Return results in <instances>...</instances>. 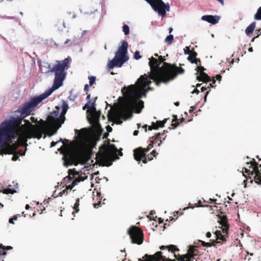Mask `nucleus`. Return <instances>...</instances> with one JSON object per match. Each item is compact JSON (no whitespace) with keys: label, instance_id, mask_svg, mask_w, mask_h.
Listing matches in <instances>:
<instances>
[{"label":"nucleus","instance_id":"4c0bfd02","mask_svg":"<svg viewBox=\"0 0 261 261\" xmlns=\"http://www.w3.org/2000/svg\"><path fill=\"white\" fill-rule=\"evenodd\" d=\"M57 110L54 111L51 114L50 116H53L54 117L55 119H57L56 117L58 116L59 113V107H57Z\"/></svg>","mask_w":261,"mask_h":261},{"label":"nucleus","instance_id":"c756f323","mask_svg":"<svg viewBox=\"0 0 261 261\" xmlns=\"http://www.w3.org/2000/svg\"><path fill=\"white\" fill-rule=\"evenodd\" d=\"M201 202L200 200H199L198 203H194V205H193L192 204H189V207L190 208H193L194 207H204V206L202 205L201 204ZM205 206L206 207H209L210 206V205H205Z\"/></svg>","mask_w":261,"mask_h":261},{"label":"nucleus","instance_id":"f704fd0d","mask_svg":"<svg viewBox=\"0 0 261 261\" xmlns=\"http://www.w3.org/2000/svg\"><path fill=\"white\" fill-rule=\"evenodd\" d=\"M68 174H69V175H70V176L72 175V177H74L75 175H78V173L75 171L74 169H73V170H71V169H70L68 170Z\"/></svg>","mask_w":261,"mask_h":261},{"label":"nucleus","instance_id":"79ce46f5","mask_svg":"<svg viewBox=\"0 0 261 261\" xmlns=\"http://www.w3.org/2000/svg\"><path fill=\"white\" fill-rule=\"evenodd\" d=\"M192 63H195L196 65H200V63H201V61H200V60L199 59L196 58L193 61H192Z\"/></svg>","mask_w":261,"mask_h":261},{"label":"nucleus","instance_id":"de8ad7c7","mask_svg":"<svg viewBox=\"0 0 261 261\" xmlns=\"http://www.w3.org/2000/svg\"><path fill=\"white\" fill-rule=\"evenodd\" d=\"M146 158H147L148 161H151L153 159V156L151 155V154H148V155H146Z\"/></svg>","mask_w":261,"mask_h":261},{"label":"nucleus","instance_id":"603ef678","mask_svg":"<svg viewBox=\"0 0 261 261\" xmlns=\"http://www.w3.org/2000/svg\"><path fill=\"white\" fill-rule=\"evenodd\" d=\"M156 125H157V124L156 122L155 123L154 122H152L151 125L148 126V130H149V128H151V127H154Z\"/></svg>","mask_w":261,"mask_h":261},{"label":"nucleus","instance_id":"473e14b6","mask_svg":"<svg viewBox=\"0 0 261 261\" xmlns=\"http://www.w3.org/2000/svg\"><path fill=\"white\" fill-rule=\"evenodd\" d=\"M173 40V36L172 35H168L165 39V41L169 44H171Z\"/></svg>","mask_w":261,"mask_h":261},{"label":"nucleus","instance_id":"6e6552de","mask_svg":"<svg viewBox=\"0 0 261 261\" xmlns=\"http://www.w3.org/2000/svg\"><path fill=\"white\" fill-rule=\"evenodd\" d=\"M62 107V110L58 119H55L53 116H48L47 117L48 123L53 127L52 132L49 135L50 136L56 134L57 130L65 121V115L69 108L68 105L65 101L63 100Z\"/></svg>","mask_w":261,"mask_h":261},{"label":"nucleus","instance_id":"6ab92c4d","mask_svg":"<svg viewBox=\"0 0 261 261\" xmlns=\"http://www.w3.org/2000/svg\"><path fill=\"white\" fill-rule=\"evenodd\" d=\"M197 79L199 81H201L204 83H206V84L207 82L211 81V79L210 76H209L207 74H206L205 72H201L197 76Z\"/></svg>","mask_w":261,"mask_h":261},{"label":"nucleus","instance_id":"dca6fc26","mask_svg":"<svg viewBox=\"0 0 261 261\" xmlns=\"http://www.w3.org/2000/svg\"><path fill=\"white\" fill-rule=\"evenodd\" d=\"M97 99V97H95L94 99H93V101L92 102H91V100L88 101L87 103L85 104L83 107V109L84 110H85L86 109H88L87 112H89L90 110L92 111H96V100Z\"/></svg>","mask_w":261,"mask_h":261},{"label":"nucleus","instance_id":"5fc2aeb1","mask_svg":"<svg viewBox=\"0 0 261 261\" xmlns=\"http://www.w3.org/2000/svg\"><path fill=\"white\" fill-rule=\"evenodd\" d=\"M217 201L216 199H212V198H210L208 201H207L208 203H210V202H214L215 204H217L216 201Z\"/></svg>","mask_w":261,"mask_h":261},{"label":"nucleus","instance_id":"864d4df0","mask_svg":"<svg viewBox=\"0 0 261 261\" xmlns=\"http://www.w3.org/2000/svg\"><path fill=\"white\" fill-rule=\"evenodd\" d=\"M151 155H152L153 157H155L157 154H158V153L156 152V151H155L154 150H153L151 152Z\"/></svg>","mask_w":261,"mask_h":261},{"label":"nucleus","instance_id":"c85d7f7f","mask_svg":"<svg viewBox=\"0 0 261 261\" xmlns=\"http://www.w3.org/2000/svg\"><path fill=\"white\" fill-rule=\"evenodd\" d=\"M79 202H80V199L77 198L76 200V202L75 203L74 206H73V209L75 210L74 212H72V215H74V214L75 213H77L79 211V205H80Z\"/></svg>","mask_w":261,"mask_h":261},{"label":"nucleus","instance_id":"69168bd1","mask_svg":"<svg viewBox=\"0 0 261 261\" xmlns=\"http://www.w3.org/2000/svg\"><path fill=\"white\" fill-rule=\"evenodd\" d=\"M163 219H162L161 218H159L158 219V222H159V224H161V223H162L163 222Z\"/></svg>","mask_w":261,"mask_h":261},{"label":"nucleus","instance_id":"a878e982","mask_svg":"<svg viewBox=\"0 0 261 261\" xmlns=\"http://www.w3.org/2000/svg\"><path fill=\"white\" fill-rule=\"evenodd\" d=\"M167 119H164L163 121H157L156 122L157 125L154 127H151L149 128V130L152 129H158L159 127H163L164 126L165 123L167 122Z\"/></svg>","mask_w":261,"mask_h":261},{"label":"nucleus","instance_id":"774afa93","mask_svg":"<svg viewBox=\"0 0 261 261\" xmlns=\"http://www.w3.org/2000/svg\"><path fill=\"white\" fill-rule=\"evenodd\" d=\"M192 93H196L198 94L199 93V90L197 89H195L194 90V91L192 92Z\"/></svg>","mask_w":261,"mask_h":261},{"label":"nucleus","instance_id":"2f4dec72","mask_svg":"<svg viewBox=\"0 0 261 261\" xmlns=\"http://www.w3.org/2000/svg\"><path fill=\"white\" fill-rule=\"evenodd\" d=\"M254 18L256 20H261V7H260L254 15Z\"/></svg>","mask_w":261,"mask_h":261},{"label":"nucleus","instance_id":"f03ea898","mask_svg":"<svg viewBox=\"0 0 261 261\" xmlns=\"http://www.w3.org/2000/svg\"><path fill=\"white\" fill-rule=\"evenodd\" d=\"M148 79H150L149 75L147 76L145 74L141 75L135 84L124 87L122 90L126 101L122 106L120 114L124 120L133 116V110L136 113H140L143 108V101L138 100L143 96H145L147 92L153 90L152 88L149 86L151 82Z\"/></svg>","mask_w":261,"mask_h":261},{"label":"nucleus","instance_id":"ddd939ff","mask_svg":"<svg viewBox=\"0 0 261 261\" xmlns=\"http://www.w3.org/2000/svg\"><path fill=\"white\" fill-rule=\"evenodd\" d=\"M155 144V141L150 140L149 144L147 148L139 147L134 150V156L135 160L140 162L142 160V157H144L146 155V152L150 150Z\"/></svg>","mask_w":261,"mask_h":261},{"label":"nucleus","instance_id":"09e8293b","mask_svg":"<svg viewBox=\"0 0 261 261\" xmlns=\"http://www.w3.org/2000/svg\"><path fill=\"white\" fill-rule=\"evenodd\" d=\"M84 90H85V91L86 92V94H87L88 92L89 91V86H88V85L86 84V85H85Z\"/></svg>","mask_w":261,"mask_h":261},{"label":"nucleus","instance_id":"052dcab7","mask_svg":"<svg viewBox=\"0 0 261 261\" xmlns=\"http://www.w3.org/2000/svg\"><path fill=\"white\" fill-rule=\"evenodd\" d=\"M99 139H100V136L98 135L96 137L95 142L94 143V144H93V146H95L96 145V142L98 141L99 140Z\"/></svg>","mask_w":261,"mask_h":261},{"label":"nucleus","instance_id":"5701e85b","mask_svg":"<svg viewBox=\"0 0 261 261\" xmlns=\"http://www.w3.org/2000/svg\"><path fill=\"white\" fill-rule=\"evenodd\" d=\"M256 23L255 22H252L245 30V33L247 35L249 36L251 35L255 28Z\"/></svg>","mask_w":261,"mask_h":261},{"label":"nucleus","instance_id":"20e7f679","mask_svg":"<svg viewBox=\"0 0 261 261\" xmlns=\"http://www.w3.org/2000/svg\"><path fill=\"white\" fill-rule=\"evenodd\" d=\"M165 61V57L160 56L158 60L151 57L149 62L151 69L149 78L153 80L158 86L162 83H168L174 80L178 74H183L185 72L182 68L164 62Z\"/></svg>","mask_w":261,"mask_h":261},{"label":"nucleus","instance_id":"6e6d98bb","mask_svg":"<svg viewBox=\"0 0 261 261\" xmlns=\"http://www.w3.org/2000/svg\"><path fill=\"white\" fill-rule=\"evenodd\" d=\"M216 77L217 80H218L219 81H220L221 80V79H222V76L220 74L217 75Z\"/></svg>","mask_w":261,"mask_h":261},{"label":"nucleus","instance_id":"b1692460","mask_svg":"<svg viewBox=\"0 0 261 261\" xmlns=\"http://www.w3.org/2000/svg\"><path fill=\"white\" fill-rule=\"evenodd\" d=\"M161 134L157 133L154 136H153L151 138L152 141H155V144H158V146H160L162 143V140L161 138Z\"/></svg>","mask_w":261,"mask_h":261},{"label":"nucleus","instance_id":"3c124183","mask_svg":"<svg viewBox=\"0 0 261 261\" xmlns=\"http://www.w3.org/2000/svg\"><path fill=\"white\" fill-rule=\"evenodd\" d=\"M260 30H261V29H260V30H258L257 31L258 32V34L257 35V36H256L255 37L253 38L252 39V41H251L252 42L254 41V39H255V38H257V37H258V36H259V35H261V32H260Z\"/></svg>","mask_w":261,"mask_h":261},{"label":"nucleus","instance_id":"bb28decb","mask_svg":"<svg viewBox=\"0 0 261 261\" xmlns=\"http://www.w3.org/2000/svg\"><path fill=\"white\" fill-rule=\"evenodd\" d=\"M185 120L184 118H181L180 119V122H179L177 119V116L173 115V119L172 121L171 125L174 127V128L176 127L179 124V123L183 122Z\"/></svg>","mask_w":261,"mask_h":261},{"label":"nucleus","instance_id":"13d9d810","mask_svg":"<svg viewBox=\"0 0 261 261\" xmlns=\"http://www.w3.org/2000/svg\"><path fill=\"white\" fill-rule=\"evenodd\" d=\"M59 141H62L63 142V144H65V143H67L68 142V140L67 139H60V140H59Z\"/></svg>","mask_w":261,"mask_h":261},{"label":"nucleus","instance_id":"bf43d9fd","mask_svg":"<svg viewBox=\"0 0 261 261\" xmlns=\"http://www.w3.org/2000/svg\"><path fill=\"white\" fill-rule=\"evenodd\" d=\"M58 142H54V141H52L50 143V147H54L58 143Z\"/></svg>","mask_w":261,"mask_h":261},{"label":"nucleus","instance_id":"2eb2a0df","mask_svg":"<svg viewBox=\"0 0 261 261\" xmlns=\"http://www.w3.org/2000/svg\"><path fill=\"white\" fill-rule=\"evenodd\" d=\"M220 18V16L211 15H203L201 17L202 20L207 21L212 24H217L219 22Z\"/></svg>","mask_w":261,"mask_h":261},{"label":"nucleus","instance_id":"412c9836","mask_svg":"<svg viewBox=\"0 0 261 261\" xmlns=\"http://www.w3.org/2000/svg\"><path fill=\"white\" fill-rule=\"evenodd\" d=\"M88 120L90 124L94 125H99V114H93L90 118L88 117Z\"/></svg>","mask_w":261,"mask_h":261},{"label":"nucleus","instance_id":"8fccbe9b","mask_svg":"<svg viewBox=\"0 0 261 261\" xmlns=\"http://www.w3.org/2000/svg\"><path fill=\"white\" fill-rule=\"evenodd\" d=\"M215 77H214L213 80H212V84H210V86L212 87V88H214L215 87L214 86H213V84H215V83H216V80H215L214 79Z\"/></svg>","mask_w":261,"mask_h":261},{"label":"nucleus","instance_id":"f257e3e1","mask_svg":"<svg viewBox=\"0 0 261 261\" xmlns=\"http://www.w3.org/2000/svg\"><path fill=\"white\" fill-rule=\"evenodd\" d=\"M21 123L20 119L6 120L0 124V154L12 153L19 146L27 145L32 137L40 138L33 133L29 127L22 125L18 130L14 127Z\"/></svg>","mask_w":261,"mask_h":261},{"label":"nucleus","instance_id":"4d7b16f0","mask_svg":"<svg viewBox=\"0 0 261 261\" xmlns=\"http://www.w3.org/2000/svg\"><path fill=\"white\" fill-rule=\"evenodd\" d=\"M107 130L108 132H111L112 131V128L111 126H110L109 125H108L107 126Z\"/></svg>","mask_w":261,"mask_h":261},{"label":"nucleus","instance_id":"9b49d317","mask_svg":"<svg viewBox=\"0 0 261 261\" xmlns=\"http://www.w3.org/2000/svg\"><path fill=\"white\" fill-rule=\"evenodd\" d=\"M219 223L221 225L222 231L217 230L215 232L216 237H217V240H220L222 242H225L226 241V238L228 237V231L229 228L226 216L223 215L221 218Z\"/></svg>","mask_w":261,"mask_h":261},{"label":"nucleus","instance_id":"49530a36","mask_svg":"<svg viewBox=\"0 0 261 261\" xmlns=\"http://www.w3.org/2000/svg\"><path fill=\"white\" fill-rule=\"evenodd\" d=\"M141 161H142L143 163L146 164V163H147V161H148V160L145 155L144 157H142V160Z\"/></svg>","mask_w":261,"mask_h":261},{"label":"nucleus","instance_id":"a18cd8bd","mask_svg":"<svg viewBox=\"0 0 261 261\" xmlns=\"http://www.w3.org/2000/svg\"><path fill=\"white\" fill-rule=\"evenodd\" d=\"M68 191L67 189L63 190L62 192L59 193V196H62L63 194H67Z\"/></svg>","mask_w":261,"mask_h":261},{"label":"nucleus","instance_id":"c9c22d12","mask_svg":"<svg viewBox=\"0 0 261 261\" xmlns=\"http://www.w3.org/2000/svg\"><path fill=\"white\" fill-rule=\"evenodd\" d=\"M90 86H92L95 82L96 77L94 76L89 77Z\"/></svg>","mask_w":261,"mask_h":261},{"label":"nucleus","instance_id":"4be33fe9","mask_svg":"<svg viewBox=\"0 0 261 261\" xmlns=\"http://www.w3.org/2000/svg\"><path fill=\"white\" fill-rule=\"evenodd\" d=\"M27 146L28 145L23 146H19L17 148H16L15 151L12 153H16L18 155H24L27 150Z\"/></svg>","mask_w":261,"mask_h":261},{"label":"nucleus","instance_id":"4468645a","mask_svg":"<svg viewBox=\"0 0 261 261\" xmlns=\"http://www.w3.org/2000/svg\"><path fill=\"white\" fill-rule=\"evenodd\" d=\"M63 159L64 161V165L68 166L72 164L77 165V156L71 150L66 151L63 154Z\"/></svg>","mask_w":261,"mask_h":261},{"label":"nucleus","instance_id":"9d476101","mask_svg":"<svg viewBox=\"0 0 261 261\" xmlns=\"http://www.w3.org/2000/svg\"><path fill=\"white\" fill-rule=\"evenodd\" d=\"M128 233L133 244L141 245L144 240V234L141 229L136 226H131L128 230Z\"/></svg>","mask_w":261,"mask_h":261},{"label":"nucleus","instance_id":"39448f33","mask_svg":"<svg viewBox=\"0 0 261 261\" xmlns=\"http://www.w3.org/2000/svg\"><path fill=\"white\" fill-rule=\"evenodd\" d=\"M118 149L114 144L108 140L107 145H102L99 147V151L96 154L97 160L102 166H110L114 159L117 158Z\"/></svg>","mask_w":261,"mask_h":261},{"label":"nucleus","instance_id":"1a4fd4ad","mask_svg":"<svg viewBox=\"0 0 261 261\" xmlns=\"http://www.w3.org/2000/svg\"><path fill=\"white\" fill-rule=\"evenodd\" d=\"M152 7L153 10L158 12L161 16L165 17L166 12L170 11V6L168 3L165 4L162 0H145Z\"/></svg>","mask_w":261,"mask_h":261},{"label":"nucleus","instance_id":"58836bf2","mask_svg":"<svg viewBox=\"0 0 261 261\" xmlns=\"http://www.w3.org/2000/svg\"><path fill=\"white\" fill-rule=\"evenodd\" d=\"M197 72H199V74L201 72H204V70H205V69L204 68V67L202 66H198L197 68Z\"/></svg>","mask_w":261,"mask_h":261},{"label":"nucleus","instance_id":"aec40b11","mask_svg":"<svg viewBox=\"0 0 261 261\" xmlns=\"http://www.w3.org/2000/svg\"><path fill=\"white\" fill-rule=\"evenodd\" d=\"M12 249V247L11 246L5 247L2 244H0V261H4V258L6 254L7 250Z\"/></svg>","mask_w":261,"mask_h":261},{"label":"nucleus","instance_id":"423d86ee","mask_svg":"<svg viewBox=\"0 0 261 261\" xmlns=\"http://www.w3.org/2000/svg\"><path fill=\"white\" fill-rule=\"evenodd\" d=\"M17 119H20L21 122H22V118L21 117H11V118L9 119V120ZM30 120L33 123H39L40 124L34 125V124H32V123L30 122V121L29 120H24V122H25V123L24 124H21V123H20L19 125L14 126V128L15 130H18L21 126L26 125V126H27V127H29V128L31 130V132H33V133L37 134V135L38 137L39 136V135H40V136H41V137L39 138L38 137H32V138H37L38 139H40L42 137L43 132L44 130V129L45 128L46 122L42 119H40V120L39 121H38L37 119L35 118L34 117H31L30 118Z\"/></svg>","mask_w":261,"mask_h":261},{"label":"nucleus","instance_id":"680f3d73","mask_svg":"<svg viewBox=\"0 0 261 261\" xmlns=\"http://www.w3.org/2000/svg\"><path fill=\"white\" fill-rule=\"evenodd\" d=\"M87 99H88V101H89V100H91V99H90V98H91V95H90V94H88V93H87ZM92 100L93 101V99L91 100V101H92ZM93 102V101H91V102Z\"/></svg>","mask_w":261,"mask_h":261},{"label":"nucleus","instance_id":"72a5a7b5","mask_svg":"<svg viewBox=\"0 0 261 261\" xmlns=\"http://www.w3.org/2000/svg\"><path fill=\"white\" fill-rule=\"evenodd\" d=\"M123 31L125 35L129 34V28L126 24H124L122 27Z\"/></svg>","mask_w":261,"mask_h":261},{"label":"nucleus","instance_id":"0e129e2a","mask_svg":"<svg viewBox=\"0 0 261 261\" xmlns=\"http://www.w3.org/2000/svg\"><path fill=\"white\" fill-rule=\"evenodd\" d=\"M109 133H105L103 135V138H107L109 136Z\"/></svg>","mask_w":261,"mask_h":261},{"label":"nucleus","instance_id":"e2e57ef3","mask_svg":"<svg viewBox=\"0 0 261 261\" xmlns=\"http://www.w3.org/2000/svg\"><path fill=\"white\" fill-rule=\"evenodd\" d=\"M208 87H209V86H208L207 87H206L205 86H204V87H202L201 88V91L202 92H203V91H204L205 90H206L207 89V88H208Z\"/></svg>","mask_w":261,"mask_h":261},{"label":"nucleus","instance_id":"f3484780","mask_svg":"<svg viewBox=\"0 0 261 261\" xmlns=\"http://www.w3.org/2000/svg\"><path fill=\"white\" fill-rule=\"evenodd\" d=\"M184 52L186 55H189L188 60L192 63V61L196 58L197 53L194 50H190L189 47H186L184 49Z\"/></svg>","mask_w":261,"mask_h":261},{"label":"nucleus","instance_id":"e433bc0d","mask_svg":"<svg viewBox=\"0 0 261 261\" xmlns=\"http://www.w3.org/2000/svg\"><path fill=\"white\" fill-rule=\"evenodd\" d=\"M97 196L98 197V199H99V200H101L102 198V196H101V194L100 193L97 192ZM101 203L100 200L98 201L97 203L94 204V207H96L97 205H99Z\"/></svg>","mask_w":261,"mask_h":261},{"label":"nucleus","instance_id":"cd10ccee","mask_svg":"<svg viewBox=\"0 0 261 261\" xmlns=\"http://www.w3.org/2000/svg\"><path fill=\"white\" fill-rule=\"evenodd\" d=\"M15 190L11 188V186L9 185L7 188L3 190V193L6 194H14Z\"/></svg>","mask_w":261,"mask_h":261},{"label":"nucleus","instance_id":"37998d69","mask_svg":"<svg viewBox=\"0 0 261 261\" xmlns=\"http://www.w3.org/2000/svg\"><path fill=\"white\" fill-rule=\"evenodd\" d=\"M17 220V216H14L12 218H10L9 220V222L10 223H11V224H14V220Z\"/></svg>","mask_w":261,"mask_h":261},{"label":"nucleus","instance_id":"338daca9","mask_svg":"<svg viewBox=\"0 0 261 261\" xmlns=\"http://www.w3.org/2000/svg\"><path fill=\"white\" fill-rule=\"evenodd\" d=\"M206 236L207 238H211V233L210 232H207L206 233Z\"/></svg>","mask_w":261,"mask_h":261},{"label":"nucleus","instance_id":"a211bd4d","mask_svg":"<svg viewBox=\"0 0 261 261\" xmlns=\"http://www.w3.org/2000/svg\"><path fill=\"white\" fill-rule=\"evenodd\" d=\"M108 120L110 121H113L114 119H117V121L116 122V123L118 124H121L122 123V121L119 120V117L115 112H112L111 110H110L108 112V115H107Z\"/></svg>","mask_w":261,"mask_h":261},{"label":"nucleus","instance_id":"7ed1b4c3","mask_svg":"<svg viewBox=\"0 0 261 261\" xmlns=\"http://www.w3.org/2000/svg\"><path fill=\"white\" fill-rule=\"evenodd\" d=\"M69 57H68L63 60L56 61V64L52 67L50 65H48L49 72L55 73V79L52 88L46 91L44 93L32 98L29 101L21 106L19 110L22 114L29 115L39 103L48 97L55 90L58 89L62 85L63 82L66 75L65 70L68 69L69 67Z\"/></svg>","mask_w":261,"mask_h":261},{"label":"nucleus","instance_id":"a19ab883","mask_svg":"<svg viewBox=\"0 0 261 261\" xmlns=\"http://www.w3.org/2000/svg\"><path fill=\"white\" fill-rule=\"evenodd\" d=\"M73 177H72L71 176H70V175H68L66 177H65L64 178V180L65 182H66L67 183H69L70 182L71 180L72 179Z\"/></svg>","mask_w":261,"mask_h":261},{"label":"nucleus","instance_id":"393cba45","mask_svg":"<svg viewBox=\"0 0 261 261\" xmlns=\"http://www.w3.org/2000/svg\"><path fill=\"white\" fill-rule=\"evenodd\" d=\"M220 240H217V237H216V241H213L212 242H205L204 241H201L200 242H201V244L203 246V247H211V246H215V243H220V241H219Z\"/></svg>","mask_w":261,"mask_h":261},{"label":"nucleus","instance_id":"c03bdc74","mask_svg":"<svg viewBox=\"0 0 261 261\" xmlns=\"http://www.w3.org/2000/svg\"><path fill=\"white\" fill-rule=\"evenodd\" d=\"M13 154V156L12 157V160L13 161H15L17 160V159L19 158V155L17 154H16V153H14Z\"/></svg>","mask_w":261,"mask_h":261},{"label":"nucleus","instance_id":"7c9ffc66","mask_svg":"<svg viewBox=\"0 0 261 261\" xmlns=\"http://www.w3.org/2000/svg\"><path fill=\"white\" fill-rule=\"evenodd\" d=\"M80 181H81V180H80H80H79V179H75L74 180H73V181H72V182L71 185H70L67 186L66 187V189H67V190L68 189H69V190H71L73 188V187L74 186H75L77 184V182H80Z\"/></svg>","mask_w":261,"mask_h":261},{"label":"nucleus","instance_id":"ea45409f","mask_svg":"<svg viewBox=\"0 0 261 261\" xmlns=\"http://www.w3.org/2000/svg\"><path fill=\"white\" fill-rule=\"evenodd\" d=\"M141 58V56L140 55V53L139 51H136L134 54V58L136 60H139Z\"/></svg>","mask_w":261,"mask_h":261},{"label":"nucleus","instance_id":"0eeeda50","mask_svg":"<svg viewBox=\"0 0 261 261\" xmlns=\"http://www.w3.org/2000/svg\"><path fill=\"white\" fill-rule=\"evenodd\" d=\"M127 47L128 43L127 41H123L122 45L115 53V57L113 60L110 61L108 64V67L109 69H113L114 67H121L125 62L128 61L129 58L126 55Z\"/></svg>","mask_w":261,"mask_h":261},{"label":"nucleus","instance_id":"f8f14e48","mask_svg":"<svg viewBox=\"0 0 261 261\" xmlns=\"http://www.w3.org/2000/svg\"><path fill=\"white\" fill-rule=\"evenodd\" d=\"M155 144V141L150 140L149 144L147 148L139 147L134 150V156L135 160L140 162L142 160V157H144L146 155V152L150 150Z\"/></svg>","mask_w":261,"mask_h":261}]
</instances>
